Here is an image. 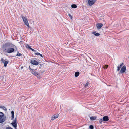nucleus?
Listing matches in <instances>:
<instances>
[{
	"label": "nucleus",
	"mask_w": 129,
	"mask_h": 129,
	"mask_svg": "<svg viewBox=\"0 0 129 129\" xmlns=\"http://www.w3.org/2000/svg\"><path fill=\"white\" fill-rule=\"evenodd\" d=\"M21 17L23 20L24 22V23L26 25L27 27H29V23L26 17H24L23 16H22Z\"/></svg>",
	"instance_id": "nucleus-1"
},
{
	"label": "nucleus",
	"mask_w": 129,
	"mask_h": 129,
	"mask_svg": "<svg viewBox=\"0 0 129 129\" xmlns=\"http://www.w3.org/2000/svg\"><path fill=\"white\" fill-rule=\"evenodd\" d=\"M126 67L125 66H123L121 68V69L119 73L120 74H122L125 72L126 70Z\"/></svg>",
	"instance_id": "nucleus-2"
},
{
	"label": "nucleus",
	"mask_w": 129,
	"mask_h": 129,
	"mask_svg": "<svg viewBox=\"0 0 129 129\" xmlns=\"http://www.w3.org/2000/svg\"><path fill=\"white\" fill-rule=\"evenodd\" d=\"M14 51V48H8L7 50V52L9 53H11L13 52Z\"/></svg>",
	"instance_id": "nucleus-3"
},
{
	"label": "nucleus",
	"mask_w": 129,
	"mask_h": 129,
	"mask_svg": "<svg viewBox=\"0 0 129 129\" xmlns=\"http://www.w3.org/2000/svg\"><path fill=\"white\" fill-rule=\"evenodd\" d=\"M96 0H88V4L89 5L91 6L93 5Z\"/></svg>",
	"instance_id": "nucleus-4"
},
{
	"label": "nucleus",
	"mask_w": 129,
	"mask_h": 129,
	"mask_svg": "<svg viewBox=\"0 0 129 129\" xmlns=\"http://www.w3.org/2000/svg\"><path fill=\"white\" fill-rule=\"evenodd\" d=\"M12 124L15 128H16V127L17 126V124L16 123V118L15 119V120L12 122L11 123Z\"/></svg>",
	"instance_id": "nucleus-5"
},
{
	"label": "nucleus",
	"mask_w": 129,
	"mask_h": 129,
	"mask_svg": "<svg viewBox=\"0 0 129 129\" xmlns=\"http://www.w3.org/2000/svg\"><path fill=\"white\" fill-rule=\"evenodd\" d=\"M30 62L33 64L35 65H38L39 63L37 61L34 59L31 60Z\"/></svg>",
	"instance_id": "nucleus-6"
},
{
	"label": "nucleus",
	"mask_w": 129,
	"mask_h": 129,
	"mask_svg": "<svg viewBox=\"0 0 129 129\" xmlns=\"http://www.w3.org/2000/svg\"><path fill=\"white\" fill-rule=\"evenodd\" d=\"M6 120V117H0V123H2L5 122Z\"/></svg>",
	"instance_id": "nucleus-7"
},
{
	"label": "nucleus",
	"mask_w": 129,
	"mask_h": 129,
	"mask_svg": "<svg viewBox=\"0 0 129 129\" xmlns=\"http://www.w3.org/2000/svg\"><path fill=\"white\" fill-rule=\"evenodd\" d=\"M35 70H33V71H31V72L32 74H33L35 76H37L38 75V73L36 72Z\"/></svg>",
	"instance_id": "nucleus-8"
},
{
	"label": "nucleus",
	"mask_w": 129,
	"mask_h": 129,
	"mask_svg": "<svg viewBox=\"0 0 129 129\" xmlns=\"http://www.w3.org/2000/svg\"><path fill=\"white\" fill-rule=\"evenodd\" d=\"M103 120L105 121H108L109 120V117L107 116H104L103 118Z\"/></svg>",
	"instance_id": "nucleus-9"
},
{
	"label": "nucleus",
	"mask_w": 129,
	"mask_h": 129,
	"mask_svg": "<svg viewBox=\"0 0 129 129\" xmlns=\"http://www.w3.org/2000/svg\"><path fill=\"white\" fill-rule=\"evenodd\" d=\"M103 24L102 23H98L97 25L96 26L98 29H100L103 26Z\"/></svg>",
	"instance_id": "nucleus-10"
},
{
	"label": "nucleus",
	"mask_w": 129,
	"mask_h": 129,
	"mask_svg": "<svg viewBox=\"0 0 129 129\" xmlns=\"http://www.w3.org/2000/svg\"><path fill=\"white\" fill-rule=\"evenodd\" d=\"M59 114L56 115L55 114L52 117V118L51 120H53L54 119H55L57 118H58V117Z\"/></svg>",
	"instance_id": "nucleus-11"
},
{
	"label": "nucleus",
	"mask_w": 129,
	"mask_h": 129,
	"mask_svg": "<svg viewBox=\"0 0 129 129\" xmlns=\"http://www.w3.org/2000/svg\"><path fill=\"white\" fill-rule=\"evenodd\" d=\"M12 44L10 43H5V47H9L11 46V45H12Z\"/></svg>",
	"instance_id": "nucleus-12"
},
{
	"label": "nucleus",
	"mask_w": 129,
	"mask_h": 129,
	"mask_svg": "<svg viewBox=\"0 0 129 129\" xmlns=\"http://www.w3.org/2000/svg\"><path fill=\"white\" fill-rule=\"evenodd\" d=\"M90 118L91 120H94L96 119V116H91L90 117Z\"/></svg>",
	"instance_id": "nucleus-13"
},
{
	"label": "nucleus",
	"mask_w": 129,
	"mask_h": 129,
	"mask_svg": "<svg viewBox=\"0 0 129 129\" xmlns=\"http://www.w3.org/2000/svg\"><path fill=\"white\" fill-rule=\"evenodd\" d=\"M92 34H94V35L96 36H98L100 35V34L99 33H96V32H92Z\"/></svg>",
	"instance_id": "nucleus-14"
},
{
	"label": "nucleus",
	"mask_w": 129,
	"mask_h": 129,
	"mask_svg": "<svg viewBox=\"0 0 129 129\" xmlns=\"http://www.w3.org/2000/svg\"><path fill=\"white\" fill-rule=\"evenodd\" d=\"M79 75V73L78 72H76L75 73V77H78Z\"/></svg>",
	"instance_id": "nucleus-15"
},
{
	"label": "nucleus",
	"mask_w": 129,
	"mask_h": 129,
	"mask_svg": "<svg viewBox=\"0 0 129 129\" xmlns=\"http://www.w3.org/2000/svg\"><path fill=\"white\" fill-rule=\"evenodd\" d=\"M0 108H2L3 110H5L6 111H7V109L5 107H4L3 106H0Z\"/></svg>",
	"instance_id": "nucleus-16"
},
{
	"label": "nucleus",
	"mask_w": 129,
	"mask_h": 129,
	"mask_svg": "<svg viewBox=\"0 0 129 129\" xmlns=\"http://www.w3.org/2000/svg\"><path fill=\"white\" fill-rule=\"evenodd\" d=\"M35 54L36 55H39L41 57H43V56L42 55L39 53H38L37 52V53H35Z\"/></svg>",
	"instance_id": "nucleus-17"
},
{
	"label": "nucleus",
	"mask_w": 129,
	"mask_h": 129,
	"mask_svg": "<svg viewBox=\"0 0 129 129\" xmlns=\"http://www.w3.org/2000/svg\"><path fill=\"white\" fill-rule=\"evenodd\" d=\"M9 62V61H4V66L5 67H6L7 66V64H8V63Z\"/></svg>",
	"instance_id": "nucleus-18"
},
{
	"label": "nucleus",
	"mask_w": 129,
	"mask_h": 129,
	"mask_svg": "<svg viewBox=\"0 0 129 129\" xmlns=\"http://www.w3.org/2000/svg\"><path fill=\"white\" fill-rule=\"evenodd\" d=\"M71 7L73 8H76L77 7V6L75 4H73L71 5Z\"/></svg>",
	"instance_id": "nucleus-19"
},
{
	"label": "nucleus",
	"mask_w": 129,
	"mask_h": 129,
	"mask_svg": "<svg viewBox=\"0 0 129 129\" xmlns=\"http://www.w3.org/2000/svg\"><path fill=\"white\" fill-rule=\"evenodd\" d=\"M4 114L3 113L0 112V117H4Z\"/></svg>",
	"instance_id": "nucleus-20"
},
{
	"label": "nucleus",
	"mask_w": 129,
	"mask_h": 129,
	"mask_svg": "<svg viewBox=\"0 0 129 129\" xmlns=\"http://www.w3.org/2000/svg\"><path fill=\"white\" fill-rule=\"evenodd\" d=\"M89 83L88 82H87V83H86V84L84 85V87H88V85L89 84Z\"/></svg>",
	"instance_id": "nucleus-21"
},
{
	"label": "nucleus",
	"mask_w": 129,
	"mask_h": 129,
	"mask_svg": "<svg viewBox=\"0 0 129 129\" xmlns=\"http://www.w3.org/2000/svg\"><path fill=\"white\" fill-rule=\"evenodd\" d=\"M22 55V54H21V53H19V52H18L16 56H21Z\"/></svg>",
	"instance_id": "nucleus-22"
},
{
	"label": "nucleus",
	"mask_w": 129,
	"mask_h": 129,
	"mask_svg": "<svg viewBox=\"0 0 129 129\" xmlns=\"http://www.w3.org/2000/svg\"><path fill=\"white\" fill-rule=\"evenodd\" d=\"M103 119H99V122L100 124H102V122H103Z\"/></svg>",
	"instance_id": "nucleus-23"
},
{
	"label": "nucleus",
	"mask_w": 129,
	"mask_h": 129,
	"mask_svg": "<svg viewBox=\"0 0 129 129\" xmlns=\"http://www.w3.org/2000/svg\"><path fill=\"white\" fill-rule=\"evenodd\" d=\"M89 128L90 129H93V126L92 125H90L89 126Z\"/></svg>",
	"instance_id": "nucleus-24"
},
{
	"label": "nucleus",
	"mask_w": 129,
	"mask_h": 129,
	"mask_svg": "<svg viewBox=\"0 0 129 129\" xmlns=\"http://www.w3.org/2000/svg\"><path fill=\"white\" fill-rule=\"evenodd\" d=\"M26 48L28 49H30V48H31L30 47V46L28 45V44H27L26 46Z\"/></svg>",
	"instance_id": "nucleus-25"
},
{
	"label": "nucleus",
	"mask_w": 129,
	"mask_h": 129,
	"mask_svg": "<svg viewBox=\"0 0 129 129\" xmlns=\"http://www.w3.org/2000/svg\"><path fill=\"white\" fill-rule=\"evenodd\" d=\"M68 15L69 17H70V18H71V19H72L73 17L70 14H68Z\"/></svg>",
	"instance_id": "nucleus-26"
},
{
	"label": "nucleus",
	"mask_w": 129,
	"mask_h": 129,
	"mask_svg": "<svg viewBox=\"0 0 129 129\" xmlns=\"http://www.w3.org/2000/svg\"><path fill=\"white\" fill-rule=\"evenodd\" d=\"M5 60L3 58H2L1 59V62L2 63H4V61H5Z\"/></svg>",
	"instance_id": "nucleus-27"
},
{
	"label": "nucleus",
	"mask_w": 129,
	"mask_h": 129,
	"mask_svg": "<svg viewBox=\"0 0 129 129\" xmlns=\"http://www.w3.org/2000/svg\"><path fill=\"white\" fill-rule=\"evenodd\" d=\"M123 63H122L121 64H120V65L119 66H118L120 68H121L123 66Z\"/></svg>",
	"instance_id": "nucleus-28"
},
{
	"label": "nucleus",
	"mask_w": 129,
	"mask_h": 129,
	"mask_svg": "<svg viewBox=\"0 0 129 129\" xmlns=\"http://www.w3.org/2000/svg\"><path fill=\"white\" fill-rule=\"evenodd\" d=\"M108 66V65H105V66L104 67V68L105 69H106Z\"/></svg>",
	"instance_id": "nucleus-29"
},
{
	"label": "nucleus",
	"mask_w": 129,
	"mask_h": 129,
	"mask_svg": "<svg viewBox=\"0 0 129 129\" xmlns=\"http://www.w3.org/2000/svg\"><path fill=\"white\" fill-rule=\"evenodd\" d=\"M30 49L32 51L35 52H36V50L34 49H32L31 48H30Z\"/></svg>",
	"instance_id": "nucleus-30"
},
{
	"label": "nucleus",
	"mask_w": 129,
	"mask_h": 129,
	"mask_svg": "<svg viewBox=\"0 0 129 129\" xmlns=\"http://www.w3.org/2000/svg\"><path fill=\"white\" fill-rule=\"evenodd\" d=\"M120 68H119V67L118 66L117 67V71H119L120 70Z\"/></svg>",
	"instance_id": "nucleus-31"
},
{
	"label": "nucleus",
	"mask_w": 129,
	"mask_h": 129,
	"mask_svg": "<svg viewBox=\"0 0 129 129\" xmlns=\"http://www.w3.org/2000/svg\"><path fill=\"white\" fill-rule=\"evenodd\" d=\"M6 129H13V128L10 127H8L6 128Z\"/></svg>",
	"instance_id": "nucleus-32"
},
{
	"label": "nucleus",
	"mask_w": 129,
	"mask_h": 129,
	"mask_svg": "<svg viewBox=\"0 0 129 129\" xmlns=\"http://www.w3.org/2000/svg\"><path fill=\"white\" fill-rule=\"evenodd\" d=\"M14 115H12V119H13L14 118Z\"/></svg>",
	"instance_id": "nucleus-33"
},
{
	"label": "nucleus",
	"mask_w": 129,
	"mask_h": 129,
	"mask_svg": "<svg viewBox=\"0 0 129 129\" xmlns=\"http://www.w3.org/2000/svg\"><path fill=\"white\" fill-rule=\"evenodd\" d=\"M11 114H12V115H14V111H12L11 112Z\"/></svg>",
	"instance_id": "nucleus-34"
},
{
	"label": "nucleus",
	"mask_w": 129,
	"mask_h": 129,
	"mask_svg": "<svg viewBox=\"0 0 129 129\" xmlns=\"http://www.w3.org/2000/svg\"><path fill=\"white\" fill-rule=\"evenodd\" d=\"M29 69L31 71H33V70H34L33 69H31L30 68H29Z\"/></svg>",
	"instance_id": "nucleus-35"
},
{
	"label": "nucleus",
	"mask_w": 129,
	"mask_h": 129,
	"mask_svg": "<svg viewBox=\"0 0 129 129\" xmlns=\"http://www.w3.org/2000/svg\"><path fill=\"white\" fill-rule=\"evenodd\" d=\"M40 68L42 66V64H40Z\"/></svg>",
	"instance_id": "nucleus-36"
},
{
	"label": "nucleus",
	"mask_w": 129,
	"mask_h": 129,
	"mask_svg": "<svg viewBox=\"0 0 129 129\" xmlns=\"http://www.w3.org/2000/svg\"><path fill=\"white\" fill-rule=\"evenodd\" d=\"M128 46H129V44H128Z\"/></svg>",
	"instance_id": "nucleus-37"
},
{
	"label": "nucleus",
	"mask_w": 129,
	"mask_h": 129,
	"mask_svg": "<svg viewBox=\"0 0 129 129\" xmlns=\"http://www.w3.org/2000/svg\"><path fill=\"white\" fill-rule=\"evenodd\" d=\"M16 129H17V128H16Z\"/></svg>",
	"instance_id": "nucleus-38"
}]
</instances>
